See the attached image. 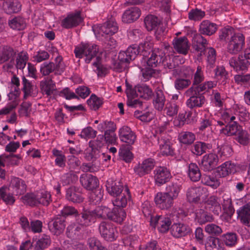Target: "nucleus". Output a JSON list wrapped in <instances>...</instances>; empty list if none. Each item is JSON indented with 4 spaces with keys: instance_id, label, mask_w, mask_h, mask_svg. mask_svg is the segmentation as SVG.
<instances>
[{
    "instance_id": "603ef678",
    "label": "nucleus",
    "mask_w": 250,
    "mask_h": 250,
    "mask_svg": "<svg viewBox=\"0 0 250 250\" xmlns=\"http://www.w3.org/2000/svg\"><path fill=\"white\" fill-rule=\"evenodd\" d=\"M196 217L200 224H205L208 222H211L213 220V217L211 214L202 209L197 210Z\"/></svg>"
},
{
    "instance_id": "393cba45",
    "label": "nucleus",
    "mask_w": 250,
    "mask_h": 250,
    "mask_svg": "<svg viewBox=\"0 0 250 250\" xmlns=\"http://www.w3.org/2000/svg\"><path fill=\"white\" fill-rule=\"evenodd\" d=\"M141 15V10L137 7H132L126 10L122 16V21L131 23L137 20Z\"/></svg>"
},
{
    "instance_id": "58836bf2",
    "label": "nucleus",
    "mask_w": 250,
    "mask_h": 250,
    "mask_svg": "<svg viewBox=\"0 0 250 250\" xmlns=\"http://www.w3.org/2000/svg\"><path fill=\"white\" fill-rule=\"evenodd\" d=\"M205 98L202 94L192 96L187 101V105L190 108L200 107L205 103Z\"/></svg>"
},
{
    "instance_id": "72a5a7b5",
    "label": "nucleus",
    "mask_w": 250,
    "mask_h": 250,
    "mask_svg": "<svg viewBox=\"0 0 250 250\" xmlns=\"http://www.w3.org/2000/svg\"><path fill=\"white\" fill-rule=\"evenodd\" d=\"M217 30L216 24L211 23L208 21H203L200 25L199 34L210 36L214 34Z\"/></svg>"
},
{
    "instance_id": "dca6fc26",
    "label": "nucleus",
    "mask_w": 250,
    "mask_h": 250,
    "mask_svg": "<svg viewBox=\"0 0 250 250\" xmlns=\"http://www.w3.org/2000/svg\"><path fill=\"white\" fill-rule=\"evenodd\" d=\"M82 186L87 190H93L99 185L98 178L91 174H83L80 178Z\"/></svg>"
},
{
    "instance_id": "4d7b16f0",
    "label": "nucleus",
    "mask_w": 250,
    "mask_h": 250,
    "mask_svg": "<svg viewBox=\"0 0 250 250\" xmlns=\"http://www.w3.org/2000/svg\"><path fill=\"white\" fill-rule=\"evenodd\" d=\"M235 140L239 144L243 146H247L250 142V135L246 130L243 128L239 130L235 135Z\"/></svg>"
},
{
    "instance_id": "473e14b6",
    "label": "nucleus",
    "mask_w": 250,
    "mask_h": 250,
    "mask_svg": "<svg viewBox=\"0 0 250 250\" xmlns=\"http://www.w3.org/2000/svg\"><path fill=\"white\" fill-rule=\"evenodd\" d=\"M22 90L24 92L23 99H26L28 96L36 94L37 92L36 86L32 84L24 76L22 77Z\"/></svg>"
},
{
    "instance_id": "a878e982",
    "label": "nucleus",
    "mask_w": 250,
    "mask_h": 250,
    "mask_svg": "<svg viewBox=\"0 0 250 250\" xmlns=\"http://www.w3.org/2000/svg\"><path fill=\"white\" fill-rule=\"evenodd\" d=\"M65 197L67 200L74 203H80L83 200L81 191L76 187H71L67 188Z\"/></svg>"
},
{
    "instance_id": "0eeeda50",
    "label": "nucleus",
    "mask_w": 250,
    "mask_h": 250,
    "mask_svg": "<svg viewBox=\"0 0 250 250\" xmlns=\"http://www.w3.org/2000/svg\"><path fill=\"white\" fill-rule=\"evenodd\" d=\"M99 230L102 237L108 241L116 239L117 231L113 225L108 222L103 221L99 226Z\"/></svg>"
},
{
    "instance_id": "2eb2a0df",
    "label": "nucleus",
    "mask_w": 250,
    "mask_h": 250,
    "mask_svg": "<svg viewBox=\"0 0 250 250\" xmlns=\"http://www.w3.org/2000/svg\"><path fill=\"white\" fill-rule=\"evenodd\" d=\"M207 41L201 34H195L192 38V46L198 53V56L205 54L207 45Z\"/></svg>"
},
{
    "instance_id": "f8f14e48",
    "label": "nucleus",
    "mask_w": 250,
    "mask_h": 250,
    "mask_svg": "<svg viewBox=\"0 0 250 250\" xmlns=\"http://www.w3.org/2000/svg\"><path fill=\"white\" fill-rule=\"evenodd\" d=\"M157 143L162 155L166 156L174 155V149L172 146V143L169 139L166 137V135L159 136Z\"/></svg>"
},
{
    "instance_id": "1a4fd4ad",
    "label": "nucleus",
    "mask_w": 250,
    "mask_h": 250,
    "mask_svg": "<svg viewBox=\"0 0 250 250\" xmlns=\"http://www.w3.org/2000/svg\"><path fill=\"white\" fill-rule=\"evenodd\" d=\"M48 228L55 234L58 235L64 229L66 223L65 217L58 215L48 222Z\"/></svg>"
},
{
    "instance_id": "39448f33",
    "label": "nucleus",
    "mask_w": 250,
    "mask_h": 250,
    "mask_svg": "<svg viewBox=\"0 0 250 250\" xmlns=\"http://www.w3.org/2000/svg\"><path fill=\"white\" fill-rule=\"evenodd\" d=\"M55 62H44L41 66L40 72L43 76L49 75L51 73L55 71V74H60L64 70V64L62 59L58 56L55 60Z\"/></svg>"
},
{
    "instance_id": "ddd939ff",
    "label": "nucleus",
    "mask_w": 250,
    "mask_h": 250,
    "mask_svg": "<svg viewBox=\"0 0 250 250\" xmlns=\"http://www.w3.org/2000/svg\"><path fill=\"white\" fill-rule=\"evenodd\" d=\"M218 162V156L214 153H209L203 156L201 167L205 171H210L216 167Z\"/></svg>"
},
{
    "instance_id": "4c0bfd02",
    "label": "nucleus",
    "mask_w": 250,
    "mask_h": 250,
    "mask_svg": "<svg viewBox=\"0 0 250 250\" xmlns=\"http://www.w3.org/2000/svg\"><path fill=\"white\" fill-rule=\"evenodd\" d=\"M5 12L9 14L17 13L20 11L21 5L18 0H10L3 4Z\"/></svg>"
},
{
    "instance_id": "bf43d9fd",
    "label": "nucleus",
    "mask_w": 250,
    "mask_h": 250,
    "mask_svg": "<svg viewBox=\"0 0 250 250\" xmlns=\"http://www.w3.org/2000/svg\"><path fill=\"white\" fill-rule=\"evenodd\" d=\"M87 103L90 109L96 110L102 105L103 101L95 94H92L90 98L87 101Z\"/></svg>"
},
{
    "instance_id": "aec40b11",
    "label": "nucleus",
    "mask_w": 250,
    "mask_h": 250,
    "mask_svg": "<svg viewBox=\"0 0 250 250\" xmlns=\"http://www.w3.org/2000/svg\"><path fill=\"white\" fill-rule=\"evenodd\" d=\"M119 137L122 142L127 144L129 146L133 145L136 139L135 133L126 126H124L120 129Z\"/></svg>"
},
{
    "instance_id": "412c9836",
    "label": "nucleus",
    "mask_w": 250,
    "mask_h": 250,
    "mask_svg": "<svg viewBox=\"0 0 250 250\" xmlns=\"http://www.w3.org/2000/svg\"><path fill=\"white\" fill-rule=\"evenodd\" d=\"M237 171L235 164L227 161L218 167L216 169L217 175L220 177H225L229 174H234Z\"/></svg>"
},
{
    "instance_id": "c9c22d12",
    "label": "nucleus",
    "mask_w": 250,
    "mask_h": 250,
    "mask_svg": "<svg viewBox=\"0 0 250 250\" xmlns=\"http://www.w3.org/2000/svg\"><path fill=\"white\" fill-rule=\"evenodd\" d=\"M126 212L124 209L120 208H113L110 210L109 219L115 222L121 223L125 218Z\"/></svg>"
},
{
    "instance_id": "052dcab7",
    "label": "nucleus",
    "mask_w": 250,
    "mask_h": 250,
    "mask_svg": "<svg viewBox=\"0 0 250 250\" xmlns=\"http://www.w3.org/2000/svg\"><path fill=\"white\" fill-rule=\"evenodd\" d=\"M205 231L212 236H219L222 233L221 228L213 223L207 225L205 228Z\"/></svg>"
},
{
    "instance_id": "cd10ccee",
    "label": "nucleus",
    "mask_w": 250,
    "mask_h": 250,
    "mask_svg": "<svg viewBox=\"0 0 250 250\" xmlns=\"http://www.w3.org/2000/svg\"><path fill=\"white\" fill-rule=\"evenodd\" d=\"M106 187L108 192L114 197L122 193L124 189L122 183L113 181L111 179L107 181Z\"/></svg>"
},
{
    "instance_id": "ea45409f",
    "label": "nucleus",
    "mask_w": 250,
    "mask_h": 250,
    "mask_svg": "<svg viewBox=\"0 0 250 250\" xmlns=\"http://www.w3.org/2000/svg\"><path fill=\"white\" fill-rule=\"evenodd\" d=\"M10 186L15 190L17 195L22 194L25 192L26 186L25 182L19 178H12Z\"/></svg>"
},
{
    "instance_id": "37998d69",
    "label": "nucleus",
    "mask_w": 250,
    "mask_h": 250,
    "mask_svg": "<svg viewBox=\"0 0 250 250\" xmlns=\"http://www.w3.org/2000/svg\"><path fill=\"white\" fill-rule=\"evenodd\" d=\"M181 189V186L178 183L172 182L166 187V193L174 200L176 199Z\"/></svg>"
},
{
    "instance_id": "79ce46f5",
    "label": "nucleus",
    "mask_w": 250,
    "mask_h": 250,
    "mask_svg": "<svg viewBox=\"0 0 250 250\" xmlns=\"http://www.w3.org/2000/svg\"><path fill=\"white\" fill-rule=\"evenodd\" d=\"M203 194V189L199 187L189 188L187 192V197L189 202L198 203Z\"/></svg>"
},
{
    "instance_id": "20e7f679",
    "label": "nucleus",
    "mask_w": 250,
    "mask_h": 250,
    "mask_svg": "<svg viewBox=\"0 0 250 250\" xmlns=\"http://www.w3.org/2000/svg\"><path fill=\"white\" fill-rule=\"evenodd\" d=\"M245 45V37L241 33L234 34L227 42V51L235 55L241 51Z\"/></svg>"
},
{
    "instance_id": "f257e3e1",
    "label": "nucleus",
    "mask_w": 250,
    "mask_h": 250,
    "mask_svg": "<svg viewBox=\"0 0 250 250\" xmlns=\"http://www.w3.org/2000/svg\"><path fill=\"white\" fill-rule=\"evenodd\" d=\"M110 211V209L105 206H99L93 210L83 208L80 215L77 217V224L69 225L67 230L69 233L76 234L85 227L94 223L97 218L109 219Z\"/></svg>"
},
{
    "instance_id": "e2e57ef3",
    "label": "nucleus",
    "mask_w": 250,
    "mask_h": 250,
    "mask_svg": "<svg viewBox=\"0 0 250 250\" xmlns=\"http://www.w3.org/2000/svg\"><path fill=\"white\" fill-rule=\"evenodd\" d=\"M38 204L48 206L50 203L51 194L47 191H43L37 195Z\"/></svg>"
},
{
    "instance_id": "49530a36",
    "label": "nucleus",
    "mask_w": 250,
    "mask_h": 250,
    "mask_svg": "<svg viewBox=\"0 0 250 250\" xmlns=\"http://www.w3.org/2000/svg\"><path fill=\"white\" fill-rule=\"evenodd\" d=\"M188 175L193 182L198 181L201 178V173L198 166L194 163H190L188 166Z\"/></svg>"
},
{
    "instance_id": "9b49d317",
    "label": "nucleus",
    "mask_w": 250,
    "mask_h": 250,
    "mask_svg": "<svg viewBox=\"0 0 250 250\" xmlns=\"http://www.w3.org/2000/svg\"><path fill=\"white\" fill-rule=\"evenodd\" d=\"M160 21L155 16L150 15L146 16L144 20L145 26L148 31L156 30L155 34L156 37L158 38V35H160L161 33H163L164 30L162 27H159Z\"/></svg>"
},
{
    "instance_id": "8fccbe9b",
    "label": "nucleus",
    "mask_w": 250,
    "mask_h": 250,
    "mask_svg": "<svg viewBox=\"0 0 250 250\" xmlns=\"http://www.w3.org/2000/svg\"><path fill=\"white\" fill-rule=\"evenodd\" d=\"M223 203L222 207L225 212L229 216H231L234 213V209L232 205V201L230 196L225 194L223 196Z\"/></svg>"
},
{
    "instance_id": "c756f323",
    "label": "nucleus",
    "mask_w": 250,
    "mask_h": 250,
    "mask_svg": "<svg viewBox=\"0 0 250 250\" xmlns=\"http://www.w3.org/2000/svg\"><path fill=\"white\" fill-rule=\"evenodd\" d=\"M242 128V127L234 120L225 125V127L220 130V132L229 136H235Z\"/></svg>"
},
{
    "instance_id": "bb28decb",
    "label": "nucleus",
    "mask_w": 250,
    "mask_h": 250,
    "mask_svg": "<svg viewBox=\"0 0 250 250\" xmlns=\"http://www.w3.org/2000/svg\"><path fill=\"white\" fill-rule=\"evenodd\" d=\"M164 57L165 53L162 50H155L147 59V64L148 66L155 67L164 62Z\"/></svg>"
},
{
    "instance_id": "6e6d98bb",
    "label": "nucleus",
    "mask_w": 250,
    "mask_h": 250,
    "mask_svg": "<svg viewBox=\"0 0 250 250\" xmlns=\"http://www.w3.org/2000/svg\"><path fill=\"white\" fill-rule=\"evenodd\" d=\"M201 182L203 184L214 188H216L220 185L219 180L211 175H204L201 178Z\"/></svg>"
},
{
    "instance_id": "774afa93",
    "label": "nucleus",
    "mask_w": 250,
    "mask_h": 250,
    "mask_svg": "<svg viewBox=\"0 0 250 250\" xmlns=\"http://www.w3.org/2000/svg\"><path fill=\"white\" fill-rule=\"evenodd\" d=\"M233 28L231 27L224 28L220 31L219 39L221 41H226L229 40L233 36L234 34Z\"/></svg>"
},
{
    "instance_id": "a211bd4d",
    "label": "nucleus",
    "mask_w": 250,
    "mask_h": 250,
    "mask_svg": "<svg viewBox=\"0 0 250 250\" xmlns=\"http://www.w3.org/2000/svg\"><path fill=\"white\" fill-rule=\"evenodd\" d=\"M154 165L155 163L153 159H147L135 167L134 170L137 175L143 176L148 174L153 168Z\"/></svg>"
},
{
    "instance_id": "e433bc0d",
    "label": "nucleus",
    "mask_w": 250,
    "mask_h": 250,
    "mask_svg": "<svg viewBox=\"0 0 250 250\" xmlns=\"http://www.w3.org/2000/svg\"><path fill=\"white\" fill-rule=\"evenodd\" d=\"M40 88L42 93L47 96L53 94L56 90L55 83L51 79H48L40 82Z\"/></svg>"
},
{
    "instance_id": "f704fd0d",
    "label": "nucleus",
    "mask_w": 250,
    "mask_h": 250,
    "mask_svg": "<svg viewBox=\"0 0 250 250\" xmlns=\"http://www.w3.org/2000/svg\"><path fill=\"white\" fill-rule=\"evenodd\" d=\"M229 65L236 71H244L248 66L242 58V55H239L238 58L233 57L229 60Z\"/></svg>"
},
{
    "instance_id": "864d4df0",
    "label": "nucleus",
    "mask_w": 250,
    "mask_h": 250,
    "mask_svg": "<svg viewBox=\"0 0 250 250\" xmlns=\"http://www.w3.org/2000/svg\"><path fill=\"white\" fill-rule=\"evenodd\" d=\"M131 146L123 145L119 150V155L121 159L126 163L130 162L133 158V154L130 149Z\"/></svg>"
},
{
    "instance_id": "09e8293b",
    "label": "nucleus",
    "mask_w": 250,
    "mask_h": 250,
    "mask_svg": "<svg viewBox=\"0 0 250 250\" xmlns=\"http://www.w3.org/2000/svg\"><path fill=\"white\" fill-rule=\"evenodd\" d=\"M179 140L183 144L191 145L195 140V135L191 132H182L179 135Z\"/></svg>"
},
{
    "instance_id": "423d86ee",
    "label": "nucleus",
    "mask_w": 250,
    "mask_h": 250,
    "mask_svg": "<svg viewBox=\"0 0 250 250\" xmlns=\"http://www.w3.org/2000/svg\"><path fill=\"white\" fill-rule=\"evenodd\" d=\"M126 89L125 93L126 95L131 96L132 93H136L137 96L142 98L145 100H149L151 98L153 95L152 89L146 84L138 85L134 88L128 83H126Z\"/></svg>"
},
{
    "instance_id": "7c9ffc66",
    "label": "nucleus",
    "mask_w": 250,
    "mask_h": 250,
    "mask_svg": "<svg viewBox=\"0 0 250 250\" xmlns=\"http://www.w3.org/2000/svg\"><path fill=\"white\" fill-rule=\"evenodd\" d=\"M238 218L247 226H250V204H248L237 210Z\"/></svg>"
},
{
    "instance_id": "4468645a",
    "label": "nucleus",
    "mask_w": 250,
    "mask_h": 250,
    "mask_svg": "<svg viewBox=\"0 0 250 250\" xmlns=\"http://www.w3.org/2000/svg\"><path fill=\"white\" fill-rule=\"evenodd\" d=\"M173 200L165 192H159L155 197L157 206L162 209H167L173 204Z\"/></svg>"
},
{
    "instance_id": "c85d7f7f",
    "label": "nucleus",
    "mask_w": 250,
    "mask_h": 250,
    "mask_svg": "<svg viewBox=\"0 0 250 250\" xmlns=\"http://www.w3.org/2000/svg\"><path fill=\"white\" fill-rule=\"evenodd\" d=\"M114 197H115V199L112 200V203L114 206L120 208L125 207L127 204L128 199L130 198L129 189L126 187L125 192Z\"/></svg>"
},
{
    "instance_id": "3c124183",
    "label": "nucleus",
    "mask_w": 250,
    "mask_h": 250,
    "mask_svg": "<svg viewBox=\"0 0 250 250\" xmlns=\"http://www.w3.org/2000/svg\"><path fill=\"white\" fill-rule=\"evenodd\" d=\"M84 155L85 159L88 161H94L101 156H104V153L102 151L89 147L85 150Z\"/></svg>"
},
{
    "instance_id": "2f4dec72",
    "label": "nucleus",
    "mask_w": 250,
    "mask_h": 250,
    "mask_svg": "<svg viewBox=\"0 0 250 250\" xmlns=\"http://www.w3.org/2000/svg\"><path fill=\"white\" fill-rule=\"evenodd\" d=\"M211 145L201 141H197L191 146V151L195 155L199 156L211 149Z\"/></svg>"
},
{
    "instance_id": "4be33fe9",
    "label": "nucleus",
    "mask_w": 250,
    "mask_h": 250,
    "mask_svg": "<svg viewBox=\"0 0 250 250\" xmlns=\"http://www.w3.org/2000/svg\"><path fill=\"white\" fill-rule=\"evenodd\" d=\"M172 44L174 49L178 53L184 55H186L188 53L189 46L186 37L175 38Z\"/></svg>"
},
{
    "instance_id": "c03bdc74",
    "label": "nucleus",
    "mask_w": 250,
    "mask_h": 250,
    "mask_svg": "<svg viewBox=\"0 0 250 250\" xmlns=\"http://www.w3.org/2000/svg\"><path fill=\"white\" fill-rule=\"evenodd\" d=\"M204 244L207 250H222L220 240L218 238L208 236Z\"/></svg>"
},
{
    "instance_id": "b1692460",
    "label": "nucleus",
    "mask_w": 250,
    "mask_h": 250,
    "mask_svg": "<svg viewBox=\"0 0 250 250\" xmlns=\"http://www.w3.org/2000/svg\"><path fill=\"white\" fill-rule=\"evenodd\" d=\"M171 224V220L168 217L156 216L154 219L152 226L155 227L157 225L159 231L162 233H165L168 231Z\"/></svg>"
},
{
    "instance_id": "f03ea898",
    "label": "nucleus",
    "mask_w": 250,
    "mask_h": 250,
    "mask_svg": "<svg viewBox=\"0 0 250 250\" xmlns=\"http://www.w3.org/2000/svg\"><path fill=\"white\" fill-rule=\"evenodd\" d=\"M99 48L95 44H89L87 43H81L80 45L75 47L74 53L77 58H82L83 55L85 57V62L87 63L90 62L92 59L95 57L96 61L94 62L93 65L97 67L98 71V75H102L104 70L101 66L100 63V58L97 56Z\"/></svg>"
},
{
    "instance_id": "0e129e2a",
    "label": "nucleus",
    "mask_w": 250,
    "mask_h": 250,
    "mask_svg": "<svg viewBox=\"0 0 250 250\" xmlns=\"http://www.w3.org/2000/svg\"><path fill=\"white\" fill-rule=\"evenodd\" d=\"M137 47L139 51V53L143 57H147V55L152 51L151 43L147 42L140 43L139 46H137Z\"/></svg>"
},
{
    "instance_id": "f3484780",
    "label": "nucleus",
    "mask_w": 250,
    "mask_h": 250,
    "mask_svg": "<svg viewBox=\"0 0 250 250\" xmlns=\"http://www.w3.org/2000/svg\"><path fill=\"white\" fill-rule=\"evenodd\" d=\"M83 21L81 16V11H76L69 14L62 21V26L66 28H70L77 26Z\"/></svg>"
},
{
    "instance_id": "5fc2aeb1",
    "label": "nucleus",
    "mask_w": 250,
    "mask_h": 250,
    "mask_svg": "<svg viewBox=\"0 0 250 250\" xmlns=\"http://www.w3.org/2000/svg\"><path fill=\"white\" fill-rule=\"evenodd\" d=\"M51 242L49 236L43 234L36 242L35 248L37 250H43L50 246Z\"/></svg>"
},
{
    "instance_id": "7ed1b4c3",
    "label": "nucleus",
    "mask_w": 250,
    "mask_h": 250,
    "mask_svg": "<svg viewBox=\"0 0 250 250\" xmlns=\"http://www.w3.org/2000/svg\"><path fill=\"white\" fill-rule=\"evenodd\" d=\"M118 27L116 22L109 21L102 25L100 27H93L96 37L101 41L108 38L118 31Z\"/></svg>"
},
{
    "instance_id": "5701e85b",
    "label": "nucleus",
    "mask_w": 250,
    "mask_h": 250,
    "mask_svg": "<svg viewBox=\"0 0 250 250\" xmlns=\"http://www.w3.org/2000/svg\"><path fill=\"white\" fill-rule=\"evenodd\" d=\"M153 96V104L155 109L159 111H162L166 101L164 92L161 89H157Z\"/></svg>"
},
{
    "instance_id": "6e6552de",
    "label": "nucleus",
    "mask_w": 250,
    "mask_h": 250,
    "mask_svg": "<svg viewBox=\"0 0 250 250\" xmlns=\"http://www.w3.org/2000/svg\"><path fill=\"white\" fill-rule=\"evenodd\" d=\"M154 178L156 185L161 186L168 182L172 176L169 169L167 167H160L154 170Z\"/></svg>"
},
{
    "instance_id": "13d9d810",
    "label": "nucleus",
    "mask_w": 250,
    "mask_h": 250,
    "mask_svg": "<svg viewBox=\"0 0 250 250\" xmlns=\"http://www.w3.org/2000/svg\"><path fill=\"white\" fill-rule=\"evenodd\" d=\"M62 182L64 185L75 183L78 180V175L73 171L64 174L62 176Z\"/></svg>"
},
{
    "instance_id": "69168bd1",
    "label": "nucleus",
    "mask_w": 250,
    "mask_h": 250,
    "mask_svg": "<svg viewBox=\"0 0 250 250\" xmlns=\"http://www.w3.org/2000/svg\"><path fill=\"white\" fill-rule=\"evenodd\" d=\"M191 84L188 79L178 78L174 81V86L177 90H183L187 88Z\"/></svg>"
},
{
    "instance_id": "338daca9",
    "label": "nucleus",
    "mask_w": 250,
    "mask_h": 250,
    "mask_svg": "<svg viewBox=\"0 0 250 250\" xmlns=\"http://www.w3.org/2000/svg\"><path fill=\"white\" fill-rule=\"evenodd\" d=\"M179 106L174 103L169 102L166 104L165 110L167 115L172 117L178 113Z\"/></svg>"
},
{
    "instance_id": "6ab92c4d",
    "label": "nucleus",
    "mask_w": 250,
    "mask_h": 250,
    "mask_svg": "<svg viewBox=\"0 0 250 250\" xmlns=\"http://www.w3.org/2000/svg\"><path fill=\"white\" fill-rule=\"evenodd\" d=\"M16 51L13 47L9 45H2L0 46V64L10 61L14 62V57L16 55Z\"/></svg>"
},
{
    "instance_id": "680f3d73",
    "label": "nucleus",
    "mask_w": 250,
    "mask_h": 250,
    "mask_svg": "<svg viewBox=\"0 0 250 250\" xmlns=\"http://www.w3.org/2000/svg\"><path fill=\"white\" fill-rule=\"evenodd\" d=\"M21 199L24 204L30 206H35L38 205L37 197L33 193H27L21 197Z\"/></svg>"
},
{
    "instance_id": "9d476101",
    "label": "nucleus",
    "mask_w": 250,
    "mask_h": 250,
    "mask_svg": "<svg viewBox=\"0 0 250 250\" xmlns=\"http://www.w3.org/2000/svg\"><path fill=\"white\" fill-rule=\"evenodd\" d=\"M170 231L173 237L179 238L189 234L192 230L187 224L182 223H174L172 225Z\"/></svg>"
},
{
    "instance_id": "a19ab883",
    "label": "nucleus",
    "mask_w": 250,
    "mask_h": 250,
    "mask_svg": "<svg viewBox=\"0 0 250 250\" xmlns=\"http://www.w3.org/2000/svg\"><path fill=\"white\" fill-rule=\"evenodd\" d=\"M118 58L119 62L115 65H117V68L120 71L127 67L130 62L133 61L125 51L120 52Z\"/></svg>"
},
{
    "instance_id": "de8ad7c7",
    "label": "nucleus",
    "mask_w": 250,
    "mask_h": 250,
    "mask_svg": "<svg viewBox=\"0 0 250 250\" xmlns=\"http://www.w3.org/2000/svg\"><path fill=\"white\" fill-rule=\"evenodd\" d=\"M10 27L15 30H22L26 26L25 20L20 17H16L8 21Z\"/></svg>"
},
{
    "instance_id": "a18cd8bd",
    "label": "nucleus",
    "mask_w": 250,
    "mask_h": 250,
    "mask_svg": "<svg viewBox=\"0 0 250 250\" xmlns=\"http://www.w3.org/2000/svg\"><path fill=\"white\" fill-rule=\"evenodd\" d=\"M0 199H2L6 205H13L15 201V198L10 193L9 188L5 186L0 188Z\"/></svg>"
}]
</instances>
